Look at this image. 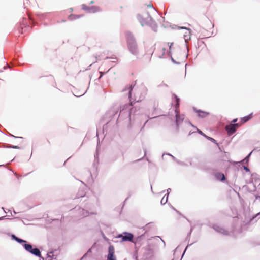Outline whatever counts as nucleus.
<instances>
[{"label": "nucleus", "instance_id": "obj_1", "mask_svg": "<svg viewBox=\"0 0 260 260\" xmlns=\"http://www.w3.org/2000/svg\"><path fill=\"white\" fill-rule=\"evenodd\" d=\"M127 47L129 51L134 55L139 53L138 44L135 37L131 34H128L126 37Z\"/></svg>", "mask_w": 260, "mask_h": 260}, {"label": "nucleus", "instance_id": "obj_2", "mask_svg": "<svg viewBox=\"0 0 260 260\" xmlns=\"http://www.w3.org/2000/svg\"><path fill=\"white\" fill-rule=\"evenodd\" d=\"M24 247L25 250H27V251L30 252V253L36 256L41 257V252L38 248H35L32 249V246L29 244H25Z\"/></svg>", "mask_w": 260, "mask_h": 260}, {"label": "nucleus", "instance_id": "obj_3", "mask_svg": "<svg viewBox=\"0 0 260 260\" xmlns=\"http://www.w3.org/2000/svg\"><path fill=\"white\" fill-rule=\"evenodd\" d=\"M240 125V123L230 124L226 126L225 129L228 134L231 135L234 133Z\"/></svg>", "mask_w": 260, "mask_h": 260}, {"label": "nucleus", "instance_id": "obj_4", "mask_svg": "<svg viewBox=\"0 0 260 260\" xmlns=\"http://www.w3.org/2000/svg\"><path fill=\"white\" fill-rule=\"evenodd\" d=\"M124 235H119L118 238H121L122 241H132L134 236L130 233L125 232L123 233Z\"/></svg>", "mask_w": 260, "mask_h": 260}, {"label": "nucleus", "instance_id": "obj_5", "mask_svg": "<svg viewBox=\"0 0 260 260\" xmlns=\"http://www.w3.org/2000/svg\"><path fill=\"white\" fill-rule=\"evenodd\" d=\"M108 260H115L114 258V248L113 246L109 247V253L107 257Z\"/></svg>", "mask_w": 260, "mask_h": 260}, {"label": "nucleus", "instance_id": "obj_6", "mask_svg": "<svg viewBox=\"0 0 260 260\" xmlns=\"http://www.w3.org/2000/svg\"><path fill=\"white\" fill-rule=\"evenodd\" d=\"M175 112H176V125L178 126V124L183 121V118L181 117L180 115H179V109H177V108L175 109Z\"/></svg>", "mask_w": 260, "mask_h": 260}, {"label": "nucleus", "instance_id": "obj_7", "mask_svg": "<svg viewBox=\"0 0 260 260\" xmlns=\"http://www.w3.org/2000/svg\"><path fill=\"white\" fill-rule=\"evenodd\" d=\"M215 176L217 179L221 180V181H224L225 179L224 175L221 173L218 172V173H215Z\"/></svg>", "mask_w": 260, "mask_h": 260}, {"label": "nucleus", "instance_id": "obj_8", "mask_svg": "<svg viewBox=\"0 0 260 260\" xmlns=\"http://www.w3.org/2000/svg\"><path fill=\"white\" fill-rule=\"evenodd\" d=\"M252 117V114H250L246 116L243 117L241 119V120L242 121L241 123H240V124H242L243 123L246 122L248 120H249L250 119H251Z\"/></svg>", "mask_w": 260, "mask_h": 260}, {"label": "nucleus", "instance_id": "obj_9", "mask_svg": "<svg viewBox=\"0 0 260 260\" xmlns=\"http://www.w3.org/2000/svg\"><path fill=\"white\" fill-rule=\"evenodd\" d=\"M197 112L198 113V115L201 117H205L207 115H209L208 112H204V111H200V110L198 111Z\"/></svg>", "mask_w": 260, "mask_h": 260}, {"label": "nucleus", "instance_id": "obj_10", "mask_svg": "<svg viewBox=\"0 0 260 260\" xmlns=\"http://www.w3.org/2000/svg\"><path fill=\"white\" fill-rule=\"evenodd\" d=\"M100 11V8L98 6H92L90 7L89 12L95 13Z\"/></svg>", "mask_w": 260, "mask_h": 260}, {"label": "nucleus", "instance_id": "obj_11", "mask_svg": "<svg viewBox=\"0 0 260 260\" xmlns=\"http://www.w3.org/2000/svg\"><path fill=\"white\" fill-rule=\"evenodd\" d=\"M133 88H134V86L132 85H131L127 87V88H125V89L124 90V91H126V90H128V94H129V98H131V96H132V91L133 90Z\"/></svg>", "mask_w": 260, "mask_h": 260}, {"label": "nucleus", "instance_id": "obj_12", "mask_svg": "<svg viewBox=\"0 0 260 260\" xmlns=\"http://www.w3.org/2000/svg\"><path fill=\"white\" fill-rule=\"evenodd\" d=\"M12 237H13V238L14 239H15L16 241H17L18 242H19L20 243H25L26 242V241L25 240L21 239H19L18 237H17L16 236H15V235H13Z\"/></svg>", "mask_w": 260, "mask_h": 260}, {"label": "nucleus", "instance_id": "obj_13", "mask_svg": "<svg viewBox=\"0 0 260 260\" xmlns=\"http://www.w3.org/2000/svg\"><path fill=\"white\" fill-rule=\"evenodd\" d=\"M82 8L83 10L87 11L88 12H89L90 7H87L86 5H82Z\"/></svg>", "mask_w": 260, "mask_h": 260}, {"label": "nucleus", "instance_id": "obj_14", "mask_svg": "<svg viewBox=\"0 0 260 260\" xmlns=\"http://www.w3.org/2000/svg\"><path fill=\"white\" fill-rule=\"evenodd\" d=\"M175 101L176 102V109L177 108V109H178V107L179 105V99L177 96H175Z\"/></svg>", "mask_w": 260, "mask_h": 260}, {"label": "nucleus", "instance_id": "obj_15", "mask_svg": "<svg viewBox=\"0 0 260 260\" xmlns=\"http://www.w3.org/2000/svg\"><path fill=\"white\" fill-rule=\"evenodd\" d=\"M206 137L207 139H208L209 140H210V141H211L212 142H214V143H216V140H215L214 139H213V138H211V137H208V136H206V137Z\"/></svg>", "mask_w": 260, "mask_h": 260}, {"label": "nucleus", "instance_id": "obj_16", "mask_svg": "<svg viewBox=\"0 0 260 260\" xmlns=\"http://www.w3.org/2000/svg\"><path fill=\"white\" fill-rule=\"evenodd\" d=\"M198 133H199V134H200L201 135H202L204 136L205 137H206V135L205 134H204V133H203L201 131H200V130H198Z\"/></svg>", "mask_w": 260, "mask_h": 260}, {"label": "nucleus", "instance_id": "obj_17", "mask_svg": "<svg viewBox=\"0 0 260 260\" xmlns=\"http://www.w3.org/2000/svg\"><path fill=\"white\" fill-rule=\"evenodd\" d=\"M237 121V118L234 119L232 120V122L234 123V124Z\"/></svg>", "mask_w": 260, "mask_h": 260}, {"label": "nucleus", "instance_id": "obj_18", "mask_svg": "<svg viewBox=\"0 0 260 260\" xmlns=\"http://www.w3.org/2000/svg\"><path fill=\"white\" fill-rule=\"evenodd\" d=\"M104 75V73L103 72H100V76L99 77V79H100L102 76Z\"/></svg>", "mask_w": 260, "mask_h": 260}, {"label": "nucleus", "instance_id": "obj_19", "mask_svg": "<svg viewBox=\"0 0 260 260\" xmlns=\"http://www.w3.org/2000/svg\"><path fill=\"white\" fill-rule=\"evenodd\" d=\"M72 17H74V15H70L69 17L71 19Z\"/></svg>", "mask_w": 260, "mask_h": 260}, {"label": "nucleus", "instance_id": "obj_20", "mask_svg": "<svg viewBox=\"0 0 260 260\" xmlns=\"http://www.w3.org/2000/svg\"><path fill=\"white\" fill-rule=\"evenodd\" d=\"M12 147L14 148H19V147H18V146H13Z\"/></svg>", "mask_w": 260, "mask_h": 260}, {"label": "nucleus", "instance_id": "obj_21", "mask_svg": "<svg viewBox=\"0 0 260 260\" xmlns=\"http://www.w3.org/2000/svg\"><path fill=\"white\" fill-rule=\"evenodd\" d=\"M162 202H165V200H164V198H162V199L161 200V203H162Z\"/></svg>", "mask_w": 260, "mask_h": 260}, {"label": "nucleus", "instance_id": "obj_22", "mask_svg": "<svg viewBox=\"0 0 260 260\" xmlns=\"http://www.w3.org/2000/svg\"><path fill=\"white\" fill-rule=\"evenodd\" d=\"M162 202H165V200H164V198H162V199L161 200V203H162Z\"/></svg>", "mask_w": 260, "mask_h": 260}, {"label": "nucleus", "instance_id": "obj_23", "mask_svg": "<svg viewBox=\"0 0 260 260\" xmlns=\"http://www.w3.org/2000/svg\"><path fill=\"white\" fill-rule=\"evenodd\" d=\"M172 44H173V43H171V45H170V46H169V47H170V49H171V45H172Z\"/></svg>", "mask_w": 260, "mask_h": 260}, {"label": "nucleus", "instance_id": "obj_24", "mask_svg": "<svg viewBox=\"0 0 260 260\" xmlns=\"http://www.w3.org/2000/svg\"><path fill=\"white\" fill-rule=\"evenodd\" d=\"M133 108H132V109H131V112H133Z\"/></svg>", "mask_w": 260, "mask_h": 260}, {"label": "nucleus", "instance_id": "obj_25", "mask_svg": "<svg viewBox=\"0 0 260 260\" xmlns=\"http://www.w3.org/2000/svg\"><path fill=\"white\" fill-rule=\"evenodd\" d=\"M254 217H253L252 218H251V219H250V221L252 220V219H253L254 218Z\"/></svg>", "mask_w": 260, "mask_h": 260}, {"label": "nucleus", "instance_id": "obj_26", "mask_svg": "<svg viewBox=\"0 0 260 260\" xmlns=\"http://www.w3.org/2000/svg\"><path fill=\"white\" fill-rule=\"evenodd\" d=\"M244 169L246 170H248V168L247 167H245Z\"/></svg>", "mask_w": 260, "mask_h": 260}, {"label": "nucleus", "instance_id": "obj_27", "mask_svg": "<svg viewBox=\"0 0 260 260\" xmlns=\"http://www.w3.org/2000/svg\"><path fill=\"white\" fill-rule=\"evenodd\" d=\"M142 25H144V24L141 22Z\"/></svg>", "mask_w": 260, "mask_h": 260}, {"label": "nucleus", "instance_id": "obj_28", "mask_svg": "<svg viewBox=\"0 0 260 260\" xmlns=\"http://www.w3.org/2000/svg\"><path fill=\"white\" fill-rule=\"evenodd\" d=\"M248 157H249V156H247V157L245 159L248 158Z\"/></svg>", "mask_w": 260, "mask_h": 260}, {"label": "nucleus", "instance_id": "obj_29", "mask_svg": "<svg viewBox=\"0 0 260 260\" xmlns=\"http://www.w3.org/2000/svg\"><path fill=\"white\" fill-rule=\"evenodd\" d=\"M258 214H260V212H259V213H258L257 215H258Z\"/></svg>", "mask_w": 260, "mask_h": 260}, {"label": "nucleus", "instance_id": "obj_30", "mask_svg": "<svg viewBox=\"0 0 260 260\" xmlns=\"http://www.w3.org/2000/svg\"><path fill=\"white\" fill-rule=\"evenodd\" d=\"M260 198V197H259Z\"/></svg>", "mask_w": 260, "mask_h": 260}]
</instances>
